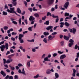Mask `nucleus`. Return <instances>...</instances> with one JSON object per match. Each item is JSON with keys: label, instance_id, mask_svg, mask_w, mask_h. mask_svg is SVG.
<instances>
[{"label": "nucleus", "instance_id": "f257e3e1", "mask_svg": "<svg viewBox=\"0 0 79 79\" xmlns=\"http://www.w3.org/2000/svg\"><path fill=\"white\" fill-rule=\"evenodd\" d=\"M8 58L9 59H7L6 61V59H5L4 58L3 59L4 64H5L6 63H7V64H9V63H10L11 62L13 61V59H11V56L10 55L8 56Z\"/></svg>", "mask_w": 79, "mask_h": 79}, {"label": "nucleus", "instance_id": "f03ea898", "mask_svg": "<svg viewBox=\"0 0 79 79\" xmlns=\"http://www.w3.org/2000/svg\"><path fill=\"white\" fill-rule=\"evenodd\" d=\"M9 47V45H8V44L7 43L5 44V45H1L0 47V48L1 49V51H2V52H3L5 48H6V50H8V49Z\"/></svg>", "mask_w": 79, "mask_h": 79}, {"label": "nucleus", "instance_id": "7ed1b4c3", "mask_svg": "<svg viewBox=\"0 0 79 79\" xmlns=\"http://www.w3.org/2000/svg\"><path fill=\"white\" fill-rule=\"evenodd\" d=\"M23 37H24L23 35L20 34L19 35V40L20 41V44L24 43V40L22 39Z\"/></svg>", "mask_w": 79, "mask_h": 79}, {"label": "nucleus", "instance_id": "20e7f679", "mask_svg": "<svg viewBox=\"0 0 79 79\" xmlns=\"http://www.w3.org/2000/svg\"><path fill=\"white\" fill-rule=\"evenodd\" d=\"M29 21H31V24H34V22H35V18L33 17V16H31L29 18Z\"/></svg>", "mask_w": 79, "mask_h": 79}, {"label": "nucleus", "instance_id": "39448f33", "mask_svg": "<svg viewBox=\"0 0 79 79\" xmlns=\"http://www.w3.org/2000/svg\"><path fill=\"white\" fill-rule=\"evenodd\" d=\"M14 9H15V8L14 7L10 8V10L9 9H7L6 11H7L8 13H15V11H14Z\"/></svg>", "mask_w": 79, "mask_h": 79}, {"label": "nucleus", "instance_id": "423d86ee", "mask_svg": "<svg viewBox=\"0 0 79 79\" xmlns=\"http://www.w3.org/2000/svg\"><path fill=\"white\" fill-rule=\"evenodd\" d=\"M69 30L70 32H73V34H76V29L74 28H73V29H72L69 28Z\"/></svg>", "mask_w": 79, "mask_h": 79}, {"label": "nucleus", "instance_id": "0eeeda50", "mask_svg": "<svg viewBox=\"0 0 79 79\" xmlns=\"http://www.w3.org/2000/svg\"><path fill=\"white\" fill-rule=\"evenodd\" d=\"M18 72L19 74H23V76H26V73H25L26 72L21 71V69H19L18 71Z\"/></svg>", "mask_w": 79, "mask_h": 79}, {"label": "nucleus", "instance_id": "6e6552de", "mask_svg": "<svg viewBox=\"0 0 79 79\" xmlns=\"http://www.w3.org/2000/svg\"><path fill=\"white\" fill-rule=\"evenodd\" d=\"M69 5V2H66L64 6V8H65V9H67L68 6Z\"/></svg>", "mask_w": 79, "mask_h": 79}, {"label": "nucleus", "instance_id": "1a4fd4ad", "mask_svg": "<svg viewBox=\"0 0 79 79\" xmlns=\"http://www.w3.org/2000/svg\"><path fill=\"white\" fill-rule=\"evenodd\" d=\"M73 73L72 74V76H73V77H75V76H76V70L74 69H73Z\"/></svg>", "mask_w": 79, "mask_h": 79}, {"label": "nucleus", "instance_id": "9d476101", "mask_svg": "<svg viewBox=\"0 0 79 79\" xmlns=\"http://www.w3.org/2000/svg\"><path fill=\"white\" fill-rule=\"evenodd\" d=\"M65 57H66V56L65 54H63L60 56V60H62L64 59V58H65Z\"/></svg>", "mask_w": 79, "mask_h": 79}, {"label": "nucleus", "instance_id": "9b49d317", "mask_svg": "<svg viewBox=\"0 0 79 79\" xmlns=\"http://www.w3.org/2000/svg\"><path fill=\"white\" fill-rule=\"evenodd\" d=\"M54 0H49V2H48V5H52L53 3Z\"/></svg>", "mask_w": 79, "mask_h": 79}, {"label": "nucleus", "instance_id": "f8f14e48", "mask_svg": "<svg viewBox=\"0 0 79 79\" xmlns=\"http://www.w3.org/2000/svg\"><path fill=\"white\" fill-rule=\"evenodd\" d=\"M0 74L2 75L3 77H5L6 76V73L5 72H4V71L2 70H1L0 72Z\"/></svg>", "mask_w": 79, "mask_h": 79}, {"label": "nucleus", "instance_id": "ddd939ff", "mask_svg": "<svg viewBox=\"0 0 79 79\" xmlns=\"http://www.w3.org/2000/svg\"><path fill=\"white\" fill-rule=\"evenodd\" d=\"M53 27V26H49L48 27H46V29L47 30V31H50V30H51V29H52Z\"/></svg>", "mask_w": 79, "mask_h": 79}, {"label": "nucleus", "instance_id": "4468645a", "mask_svg": "<svg viewBox=\"0 0 79 79\" xmlns=\"http://www.w3.org/2000/svg\"><path fill=\"white\" fill-rule=\"evenodd\" d=\"M55 77H56L54 78L53 79H58V78L59 77V74H58V73H56L55 74Z\"/></svg>", "mask_w": 79, "mask_h": 79}, {"label": "nucleus", "instance_id": "2eb2a0df", "mask_svg": "<svg viewBox=\"0 0 79 79\" xmlns=\"http://www.w3.org/2000/svg\"><path fill=\"white\" fill-rule=\"evenodd\" d=\"M16 11L17 12H18V13L21 14V9H20V8H18Z\"/></svg>", "mask_w": 79, "mask_h": 79}, {"label": "nucleus", "instance_id": "dca6fc26", "mask_svg": "<svg viewBox=\"0 0 79 79\" xmlns=\"http://www.w3.org/2000/svg\"><path fill=\"white\" fill-rule=\"evenodd\" d=\"M34 16L35 17H36V18H39L40 17L39 15L37 13L34 14Z\"/></svg>", "mask_w": 79, "mask_h": 79}, {"label": "nucleus", "instance_id": "f3484780", "mask_svg": "<svg viewBox=\"0 0 79 79\" xmlns=\"http://www.w3.org/2000/svg\"><path fill=\"white\" fill-rule=\"evenodd\" d=\"M46 73L47 74H51V72L50 71V69H48L46 71Z\"/></svg>", "mask_w": 79, "mask_h": 79}, {"label": "nucleus", "instance_id": "a211bd4d", "mask_svg": "<svg viewBox=\"0 0 79 79\" xmlns=\"http://www.w3.org/2000/svg\"><path fill=\"white\" fill-rule=\"evenodd\" d=\"M44 61H50V60L48 59V57H46L44 59Z\"/></svg>", "mask_w": 79, "mask_h": 79}, {"label": "nucleus", "instance_id": "6ab92c4d", "mask_svg": "<svg viewBox=\"0 0 79 79\" xmlns=\"http://www.w3.org/2000/svg\"><path fill=\"white\" fill-rule=\"evenodd\" d=\"M64 38L65 40H69V37L66 36H64Z\"/></svg>", "mask_w": 79, "mask_h": 79}, {"label": "nucleus", "instance_id": "aec40b11", "mask_svg": "<svg viewBox=\"0 0 79 79\" xmlns=\"http://www.w3.org/2000/svg\"><path fill=\"white\" fill-rule=\"evenodd\" d=\"M43 34L45 36H47V35H49V33L48 32H44L43 33Z\"/></svg>", "mask_w": 79, "mask_h": 79}, {"label": "nucleus", "instance_id": "412c9836", "mask_svg": "<svg viewBox=\"0 0 79 79\" xmlns=\"http://www.w3.org/2000/svg\"><path fill=\"white\" fill-rule=\"evenodd\" d=\"M60 27L62 28L63 27V25L64 24V23L63 22H61L60 23Z\"/></svg>", "mask_w": 79, "mask_h": 79}, {"label": "nucleus", "instance_id": "4be33fe9", "mask_svg": "<svg viewBox=\"0 0 79 79\" xmlns=\"http://www.w3.org/2000/svg\"><path fill=\"white\" fill-rule=\"evenodd\" d=\"M34 27L33 26H32L31 27H28V30L30 31H32V28H33Z\"/></svg>", "mask_w": 79, "mask_h": 79}, {"label": "nucleus", "instance_id": "5701e85b", "mask_svg": "<svg viewBox=\"0 0 79 79\" xmlns=\"http://www.w3.org/2000/svg\"><path fill=\"white\" fill-rule=\"evenodd\" d=\"M8 15V13H7V12L4 11H3L2 12V15L6 16V15Z\"/></svg>", "mask_w": 79, "mask_h": 79}, {"label": "nucleus", "instance_id": "b1692460", "mask_svg": "<svg viewBox=\"0 0 79 79\" xmlns=\"http://www.w3.org/2000/svg\"><path fill=\"white\" fill-rule=\"evenodd\" d=\"M74 44L73 43H70L69 44V47H72V45Z\"/></svg>", "mask_w": 79, "mask_h": 79}, {"label": "nucleus", "instance_id": "393cba45", "mask_svg": "<svg viewBox=\"0 0 79 79\" xmlns=\"http://www.w3.org/2000/svg\"><path fill=\"white\" fill-rule=\"evenodd\" d=\"M27 65L28 67H31V64L29 61L27 62Z\"/></svg>", "mask_w": 79, "mask_h": 79}, {"label": "nucleus", "instance_id": "a878e982", "mask_svg": "<svg viewBox=\"0 0 79 79\" xmlns=\"http://www.w3.org/2000/svg\"><path fill=\"white\" fill-rule=\"evenodd\" d=\"M43 42L45 43L46 44L47 43V38H45L43 39Z\"/></svg>", "mask_w": 79, "mask_h": 79}, {"label": "nucleus", "instance_id": "bb28decb", "mask_svg": "<svg viewBox=\"0 0 79 79\" xmlns=\"http://www.w3.org/2000/svg\"><path fill=\"white\" fill-rule=\"evenodd\" d=\"M69 13L67 12H65L64 14V16H69Z\"/></svg>", "mask_w": 79, "mask_h": 79}, {"label": "nucleus", "instance_id": "cd10ccee", "mask_svg": "<svg viewBox=\"0 0 79 79\" xmlns=\"http://www.w3.org/2000/svg\"><path fill=\"white\" fill-rule=\"evenodd\" d=\"M44 24H46V25H48L49 24V20L47 21Z\"/></svg>", "mask_w": 79, "mask_h": 79}, {"label": "nucleus", "instance_id": "c85d7f7f", "mask_svg": "<svg viewBox=\"0 0 79 79\" xmlns=\"http://www.w3.org/2000/svg\"><path fill=\"white\" fill-rule=\"evenodd\" d=\"M46 56V54H43L42 55L41 57L42 59H43V58H45Z\"/></svg>", "mask_w": 79, "mask_h": 79}, {"label": "nucleus", "instance_id": "c756f323", "mask_svg": "<svg viewBox=\"0 0 79 79\" xmlns=\"http://www.w3.org/2000/svg\"><path fill=\"white\" fill-rule=\"evenodd\" d=\"M39 74H37L36 76H34L33 78L34 79H37V78H38V77H39Z\"/></svg>", "mask_w": 79, "mask_h": 79}, {"label": "nucleus", "instance_id": "7c9ffc66", "mask_svg": "<svg viewBox=\"0 0 79 79\" xmlns=\"http://www.w3.org/2000/svg\"><path fill=\"white\" fill-rule=\"evenodd\" d=\"M48 39H50L51 40H52V35H50L48 36Z\"/></svg>", "mask_w": 79, "mask_h": 79}, {"label": "nucleus", "instance_id": "2f4dec72", "mask_svg": "<svg viewBox=\"0 0 79 79\" xmlns=\"http://www.w3.org/2000/svg\"><path fill=\"white\" fill-rule=\"evenodd\" d=\"M19 24L20 25L21 24V18H20L19 20Z\"/></svg>", "mask_w": 79, "mask_h": 79}, {"label": "nucleus", "instance_id": "473e14b6", "mask_svg": "<svg viewBox=\"0 0 79 79\" xmlns=\"http://www.w3.org/2000/svg\"><path fill=\"white\" fill-rule=\"evenodd\" d=\"M12 23L13 24H15V25H17V24H18V23L15 20L14 21H12Z\"/></svg>", "mask_w": 79, "mask_h": 79}, {"label": "nucleus", "instance_id": "72a5a7b5", "mask_svg": "<svg viewBox=\"0 0 79 79\" xmlns=\"http://www.w3.org/2000/svg\"><path fill=\"white\" fill-rule=\"evenodd\" d=\"M57 53L59 54H63L64 53V52L63 51L61 52L60 51H58Z\"/></svg>", "mask_w": 79, "mask_h": 79}, {"label": "nucleus", "instance_id": "f704fd0d", "mask_svg": "<svg viewBox=\"0 0 79 79\" xmlns=\"http://www.w3.org/2000/svg\"><path fill=\"white\" fill-rule=\"evenodd\" d=\"M12 3L13 5V6H16L17 5V2H12Z\"/></svg>", "mask_w": 79, "mask_h": 79}, {"label": "nucleus", "instance_id": "c9c22d12", "mask_svg": "<svg viewBox=\"0 0 79 79\" xmlns=\"http://www.w3.org/2000/svg\"><path fill=\"white\" fill-rule=\"evenodd\" d=\"M32 10L34 11H37V9H35V7L33 8Z\"/></svg>", "mask_w": 79, "mask_h": 79}, {"label": "nucleus", "instance_id": "e433bc0d", "mask_svg": "<svg viewBox=\"0 0 79 79\" xmlns=\"http://www.w3.org/2000/svg\"><path fill=\"white\" fill-rule=\"evenodd\" d=\"M8 29V27L7 26H5L4 27V30H7Z\"/></svg>", "mask_w": 79, "mask_h": 79}, {"label": "nucleus", "instance_id": "4c0bfd02", "mask_svg": "<svg viewBox=\"0 0 79 79\" xmlns=\"http://www.w3.org/2000/svg\"><path fill=\"white\" fill-rule=\"evenodd\" d=\"M52 16V14L48 12L47 13V16Z\"/></svg>", "mask_w": 79, "mask_h": 79}, {"label": "nucleus", "instance_id": "58836bf2", "mask_svg": "<svg viewBox=\"0 0 79 79\" xmlns=\"http://www.w3.org/2000/svg\"><path fill=\"white\" fill-rule=\"evenodd\" d=\"M65 24L66 26H69V24L68 22H65Z\"/></svg>", "mask_w": 79, "mask_h": 79}, {"label": "nucleus", "instance_id": "ea45409f", "mask_svg": "<svg viewBox=\"0 0 79 79\" xmlns=\"http://www.w3.org/2000/svg\"><path fill=\"white\" fill-rule=\"evenodd\" d=\"M69 42H70V43H74V40L72 39H71L70 40Z\"/></svg>", "mask_w": 79, "mask_h": 79}, {"label": "nucleus", "instance_id": "a19ab883", "mask_svg": "<svg viewBox=\"0 0 79 79\" xmlns=\"http://www.w3.org/2000/svg\"><path fill=\"white\" fill-rule=\"evenodd\" d=\"M10 69L12 71H14L15 69V68L14 67L12 66L11 67H10Z\"/></svg>", "mask_w": 79, "mask_h": 79}, {"label": "nucleus", "instance_id": "79ce46f5", "mask_svg": "<svg viewBox=\"0 0 79 79\" xmlns=\"http://www.w3.org/2000/svg\"><path fill=\"white\" fill-rule=\"evenodd\" d=\"M63 61H64L63 60H61L60 61V63H62V64H63L64 66H66V65H65V64H64Z\"/></svg>", "mask_w": 79, "mask_h": 79}, {"label": "nucleus", "instance_id": "37998d69", "mask_svg": "<svg viewBox=\"0 0 79 79\" xmlns=\"http://www.w3.org/2000/svg\"><path fill=\"white\" fill-rule=\"evenodd\" d=\"M60 44L61 46H63V45H64V41H61L60 42Z\"/></svg>", "mask_w": 79, "mask_h": 79}, {"label": "nucleus", "instance_id": "c03bdc74", "mask_svg": "<svg viewBox=\"0 0 79 79\" xmlns=\"http://www.w3.org/2000/svg\"><path fill=\"white\" fill-rule=\"evenodd\" d=\"M28 10L30 11H31V12H32V9L31 8H28Z\"/></svg>", "mask_w": 79, "mask_h": 79}, {"label": "nucleus", "instance_id": "a18cd8bd", "mask_svg": "<svg viewBox=\"0 0 79 79\" xmlns=\"http://www.w3.org/2000/svg\"><path fill=\"white\" fill-rule=\"evenodd\" d=\"M57 34V32H54L53 33H52L51 35H56V34Z\"/></svg>", "mask_w": 79, "mask_h": 79}, {"label": "nucleus", "instance_id": "49530a36", "mask_svg": "<svg viewBox=\"0 0 79 79\" xmlns=\"http://www.w3.org/2000/svg\"><path fill=\"white\" fill-rule=\"evenodd\" d=\"M46 16H44V17H43L42 18V20H43V21H44V20H45V19H46Z\"/></svg>", "mask_w": 79, "mask_h": 79}, {"label": "nucleus", "instance_id": "de8ad7c7", "mask_svg": "<svg viewBox=\"0 0 79 79\" xmlns=\"http://www.w3.org/2000/svg\"><path fill=\"white\" fill-rule=\"evenodd\" d=\"M24 3L25 5L26 6H27V2L26 1H24Z\"/></svg>", "mask_w": 79, "mask_h": 79}, {"label": "nucleus", "instance_id": "09e8293b", "mask_svg": "<svg viewBox=\"0 0 79 79\" xmlns=\"http://www.w3.org/2000/svg\"><path fill=\"white\" fill-rule=\"evenodd\" d=\"M4 67H5V68H8V64H4Z\"/></svg>", "mask_w": 79, "mask_h": 79}, {"label": "nucleus", "instance_id": "8fccbe9b", "mask_svg": "<svg viewBox=\"0 0 79 79\" xmlns=\"http://www.w3.org/2000/svg\"><path fill=\"white\" fill-rule=\"evenodd\" d=\"M17 34V33H16V32H12L11 33V35H16Z\"/></svg>", "mask_w": 79, "mask_h": 79}, {"label": "nucleus", "instance_id": "3c124183", "mask_svg": "<svg viewBox=\"0 0 79 79\" xmlns=\"http://www.w3.org/2000/svg\"><path fill=\"white\" fill-rule=\"evenodd\" d=\"M59 21V18H56V23H58V21Z\"/></svg>", "mask_w": 79, "mask_h": 79}, {"label": "nucleus", "instance_id": "603ef678", "mask_svg": "<svg viewBox=\"0 0 79 79\" xmlns=\"http://www.w3.org/2000/svg\"><path fill=\"white\" fill-rule=\"evenodd\" d=\"M32 52H36V50H35V49L34 48H32Z\"/></svg>", "mask_w": 79, "mask_h": 79}, {"label": "nucleus", "instance_id": "864d4df0", "mask_svg": "<svg viewBox=\"0 0 79 79\" xmlns=\"http://www.w3.org/2000/svg\"><path fill=\"white\" fill-rule=\"evenodd\" d=\"M6 72L7 73H10V70L8 69H6Z\"/></svg>", "mask_w": 79, "mask_h": 79}, {"label": "nucleus", "instance_id": "5fc2aeb1", "mask_svg": "<svg viewBox=\"0 0 79 79\" xmlns=\"http://www.w3.org/2000/svg\"><path fill=\"white\" fill-rule=\"evenodd\" d=\"M51 10V11L52 12L54 11H55V8L53 7L52 8Z\"/></svg>", "mask_w": 79, "mask_h": 79}, {"label": "nucleus", "instance_id": "6e6d98bb", "mask_svg": "<svg viewBox=\"0 0 79 79\" xmlns=\"http://www.w3.org/2000/svg\"><path fill=\"white\" fill-rule=\"evenodd\" d=\"M4 42L5 41H3L0 42V45H2V44H3Z\"/></svg>", "mask_w": 79, "mask_h": 79}, {"label": "nucleus", "instance_id": "4d7b16f0", "mask_svg": "<svg viewBox=\"0 0 79 79\" xmlns=\"http://www.w3.org/2000/svg\"><path fill=\"white\" fill-rule=\"evenodd\" d=\"M78 60H79V57H77V58H76L75 60V61H77Z\"/></svg>", "mask_w": 79, "mask_h": 79}, {"label": "nucleus", "instance_id": "13d9d810", "mask_svg": "<svg viewBox=\"0 0 79 79\" xmlns=\"http://www.w3.org/2000/svg\"><path fill=\"white\" fill-rule=\"evenodd\" d=\"M10 19L11 21H15V19L13 18H11Z\"/></svg>", "mask_w": 79, "mask_h": 79}, {"label": "nucleus", "instance_id": "bf43d9fd", "mask_svg": "<svg viewBox=\"0 0 79 79\" xmlns=\"http://www.w3.org/2000/svg\"><path fill=\"white\" fill-rule=\"evenodd\" d=\"M19 67H18V66H15V69H16L18 70V69H19Z\"/></svg>", "mask_w": 79, "mask_h": 79}, {"label": "nucleus", "instance_id": "052dcab7", "mask_svg": "<svg viewBox=\"0 0 79 79\" xmlns=\"http://www.w3.org/2000/svg\"><path fill=\"white\" fill-rule=\"evenodd\" d=\"M10 53V52L9 51H8L7 52L6 54V55H9Z\"/></svg>", "mask_w": 79, "mask_h": 79}, {"label": "nucleus", "instance_id": "680f3d73", "mask_svg": "<svg viewBox=\"0 0 79 79\" xmlns=\"http://www.w3.org/2000/svg\"><path fill=\"white\" fill-rule=\"evenodd\" d=\"M10 52L11 53H14V52H15L13 51V50L11 49H10Z\"/></svg>", "mask_w": 79, "mask_h": 79}, {"label": "nucleus", "instance_id": "e2e57ef3", "mask_svg": "<svg viewBox=\"0 0 79 79\" xmlns=\"http://www.w3.org/2000/svg\"><path fill=\"white\" fill-rule=\"evenodd\" d=\"M18 75H15V79H18Z\"/></svg>", "mask_w": 79, "mask_h": 79}, {"label": "nucleus", "instance_id": "0e129e2a", "mask_svg": "<svg viewBox=\"0 0 79 79\" xmlns=\"http://www.w3.org/2000/svg\"><path fill=\"white\" fill-rule=\"evenodd\" d=\"M50 71H51L52 73H53V72H54V70H53V68H52L50 70Z\"/></svg>", "mask_w": 79, "mask_h": 79}, {"label": "nucleus", "instance_id": "69168bd1", "mask_svg": "<svg viewBox=\"0 0 79 79\" xmlns=\"http://www.w3.org/2000/svg\"><path fill=\"white\" fill-rule=\"evenodd\" d=\"M18 66H19V67H20L21 66H23V65H22L21 64H18Z\"/></svg>", "mask_w": 79, "mask_h": 79}, {"label": "nucleus", "instance_id": "338daca9", "mask_svg": "<svg viewBox=\"0 0 79 79\" xmlns=\"http://www.w3.org/2000/svg\"><path fill=\"white\" fill-rule=\"evenodd\" d=\"M27 31H24L23 32V34H27Z\"/></svg>", "mask_w": 79, "mask_h": 79}, {"label": "nucleus", "instance_id": "774afa93", "mask_svg": "<svg viewBox=\"0 0 79 79\" xmlns=\"http://www.w3.org/2000/svg\"><path fill=\"white\" fill-rule=\"evenodd\" d=\"M9 77V76L7 75L5 77V78L4 79H8V78Z\"/></svg>", "mask_w": 79, "mask_h": 79}]
</instances>
